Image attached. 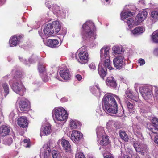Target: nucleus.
Listing matches in <instances>:
<instances>
[{
    "instance_id": "nucleus-1",
    "label": "nucleus",
    "mask_w": 158,
    "mask_h": 158,
    "mask_svg": "<svg viewBox=\"0 0 158 158\" xmlns=\"http://www.w3.org/2000/svg\"><path fill=\"white\" fill-rule=\"evenodd\" d=\"M115 99L118 102L120 101L119 98L116 95L109 94L105 95L102 100V104L106 112L114 114L118 113Z\"/></svg>"
},
{
    "instance_id": "nucleus-2",
    "label": "nucleus",
    "mask_w": 158,
    "mask_h": 158,
    "mask_svg": "<svg viewBox=\"0 0 158 158\" xmlns=\"http://www.w3.org/2000/svg\"><path fill=\"white\" fill-rule=\"evenodd\" d=\"M82 35L85 40H94L96 39L95 28L94 23L91 21H87L82 26Z\"/></svg>"
},
{
    "instance_id": "nucleus-3",
    "label": "nucleus",
    "mask_w": 158,
    "mask_h": 158,
    "mask_svg": "<svg viewBox=\"0 0 158 158\" xmlns=\"http://www.w3.org/2000/svg\"><path fill=\"white\" fill-rule=\"evenodd\" d=\"M52 116L56 123L58 122H65L68 118L67 111L62 107L54 108L52 111Z\"/></svg>"
},
{
    "instance_id": "nucleus-4",
    "label": "nucleus",
    "mask_w": 158,
    "mask_h": 158,
    "mask_svg": "<svg viewBox=\"0 0 158 158\" xmlns=\"http://www.w3.org/2000/svg\"><path fill=\"white\" fill-rule=\"evenodd\" d=\"M22 74L20 73L18 75V80L14 79L13 81H10L9 84L13 91L21 96H23L25 93V89L23 84L20 81Z\"/></svg>"
},
{
    "instance_id": "nucleus-5",
    "label": "nucleus",
    "mask_w": 158,
    "mask_h": 158,
    "mask_svg": "<svg viewBox=\"0 0 158 158\" xmlns=\"http://www.w3.org/2000/svg\"><path fill=\"white\" fill-rule=\"evenodd\" d=\"M109 50L110 48L108 47L103 48L101 49L100 51L101 62L99 63H101L102 65H103L105 68H107L110 70H112L114 68L111 66Z\"/></svg>"
},
{
    "instance_id": "nucleus-6",
    "label": "nucleus",
    "mask_w": 158,
    "mask_h": 158,
    "mask_svg": "<svg viewBox=\"0 0 158 158\" xmlns=\"http://www.w3.org/2000/svg\"><path fill=\"white\" fill-rule=\"evenodd\" d=\"M140 92L143 98L146 100L152 98V93L151 86H143L140 88Z\"/></svg>"
},
{
    "instance_id": "nucleus-7",
    "label": "nucleus",
    "mask_w": 158,
    "mask_h": 158,
    "mask_svg": "<svg viewBox=\"0 0 158 158\" xmlns=\"http://www.w3.org/2000/svg\"><path fill=\"white\" fill-rule=\"evenodd\" d=\"M113 63L114 67L116 69H120L124 65L125 60L122 56L119 55L115 57L113 60Z\"/></svg>"
},
{
    "instance_id": "nucleus-8",
    "label": "nucleus",
    "mask_w": 158,
    "mask_h": 158,
    "mask_svg": "<svg viewBox=\"0 0 158 158\" xmlns=\"http://www.w3.org/2000/svg\"><path fill=\"white\" fill-rule=\"evenodd\" d=\"M83 136V134L81 132L76 130H73L72 131L70 138L73 142L76 143H78Z\"/></svg>"
},
{
    "instance_id": "nucleus-9",
    "label": "nucleus",
    "mask_w": 158,
    "mask_h": 158,
    "mask_svg": "<svg viewBox=\"0 0 158 158\" xmlns=\"http://www.w3.org/2000/svg\"><path fill=\"white\" fill-rule=\"evenodd\" d=\"M144 19L141 18V16H138V15L136 16L135 20L134 22L133 19L131 18H129L127 21V23L130 28L133 27L134 24L135 25H138L141 23Z\"/></svg>"
},
{
    "instance_id": "nucleus-10",
    "label": "nucleus",
    "mask_w": 158,
    "mask_h": 158,
    "mask_svg": "<svg viewBox=\"0 0 158 158\" xmlns=\"http://www.w3.org/2000/svg\"><path fill=\"white\" fill-rule=\"evenodd\" d=\"M86 48L85 47V48L82 49V51L79 52L78 53L80 60L81 62L79 61L82 64H85L87 62L89 59V55L87 52L84 51Z\"/></svg>"
},
{
    "instance_id": "nucleus-11",
    "label": "nucleus",
    "mask_w": 158,
    "mask_h": 158,
    "mask_svg": "<svg viewBox=\"0 0 158 158\" xmlns=\"http://www.w3.org/2000/svg\"><path fill=\"white\" fill-rule=\"evenodd\" d=\"M30 102L26 99L21 100L19 103V107L22 111H25L28 110L29 108Z\"/></svg>"
},
{
    "instance_id": "nucleus-12",
    "label": "nucleus",
    "mask_w": 158,
    "mask_h": 158,
    "mask_svg": "<svg viewBox=\"0 0 158 158\" xmlns=\"http://www.w3.org/2000/svg\"><path fill=\"white\" fill-rule=\"evenodd\" d=\"M134 147L136 151L140 153L142 155H143L146 152V146L144 144L139 145L136 142L133 143Z\"/></svg>"
},
{
    "instance_id": "nucleus-13",
    "label": "nucleus",
    "mask_w": 158,
    "mask_h": 158,
    "mask_svg": "<svg viewBox=\"0 0 158 158\" xmlns=\"http://www.w3.org/2000/svg\"><path fill=\"white\" fill-rule=\"evenodd\" d=\"M51 127L50 125L49 124H46L43 125L42 127L40 135L41 136L43 135H48L51 132Z\"/></svg>"
},
{
    "instance_id": "nucleus-14",
    "label": "nucleus",
    "mask_w": 158,
    "mask_h": 158,
    "mask_svg": "<svg viewBox=\"0 0 158 158\" xmlns=\"http://www.w3.org/2000/svg\"><path fill=\"white\" fill-rule=\"evenodd\" d=\"M44 44L52 48H54L59 44V42L56 40L43 39Z\"/></svg>"
},
{
    "instance_id": "nucleus-15",
    "label": "nucleus",
    "mask_w": 158,
    "mask_h": 158,
    "mask_svg": "<svg viewBox=\"0 0 158 158\" xmlns=\"http://www.w3.org/2000/svg\"><path fill=\"white\" fill-rule=\"evenodd\" d=\"M10 131V127L6 125H2L0 127V135L5 136L8 135Z\"/></svg>"
},
{
    "instance_id": "nucleus-16",
    "label": "nucleus",
    "mask_w": 158,
    "mask_h": 158,
    "mask_svg": "<svg viewBox=\"0 0 158 158\" xmlns=\"http://www.w3.org/2000/svg\"><path fill=\"white\" fill-rule=\"evenodd\" d=\"M4 91L0 89V94L2 98L5 97L9 93V88L7 83H4L2 84Z\"/></svg>"
},
{
    "instance_id": "nucleus-17",
    "label": "nucleus",
    "mask_w": 158,
    "mask_h": 158,
    "mask_svg": "<svg viewBox=\"0 0 158 158\" xmlns=\"http://www.w3.org/2000/svg\"><path fill=\"white\" fill-rule=\"evenodd\" d=\"M51 23H48L45 26L43 30L44 34L47 36H50L55 33L54 30L52 28Z\"/></svg>"
},
{
    "instance_id": "nucleus-18",
    "label": "nucleus",
    "mask_w": 158,
    "mask_h": 158,
    "mask_svg": "<svg viewBox=\"0 0 158 158\" xmlns=\"http://www.w3.org/2000/svg\"><path fill=\"white\" fill-rule=\"evenodd\" d=\"M60 142L64 150L67 152H71V146L68 141L64 139H62L60 141Z\"/></svg>"
},
{
    "instance_id": "nucleus-19",
    "label": "nucleus",
    "mask_w": 158,
    "mask_h": 158,
    "mask_svg": "<svg viewBox=\"0 0 158 158\" xmlns=\"http://www.w3.org/2000/svg\"><path fill=\"white\" fill-rule=\"evenodd\" d=\"M21 37L20 36H13L9 40L10 46L13 47L16 46L19 43Z\"/></svg>"
},
{
    "instance_id": "nucleus-20",
    "label": "nucleus",
    "mask_w": 158,
    "mask_h": 158,
    "mask_svg": "<svg viewBox=\"0 0 158 158\" xmlns=\"http://www.w3.org/2000/svg\"><path fill=\"white\" fill-rule=\"evenodd\" d=\"M59 73L62 78L65 80H69L70 78V74L68 69H63L60 70Z\"/></svg>"
},
{
    "instance_id": "nucleus-21",
    "label": "nucleus",
    "mask_w": 158,
    "mask_h": 158,
    "mask_svg": "<svg viewBox=\"0 0 158 158\" xmlns=\"http://www.w3.org/2000/svg\"><path fill=\"white\" fill-rule=\"evenodd\" d=\"M17 123L18 125L23 128L26 127L27 126V119L25 117L19 118L17 120Z\"/></svg>"
},
{
    "instance_id": "nucleus-22",
    "label": "nucleus",
    "mask_w": 158,
    "mask_h": 158,
    "mask_svg": "<svg viewBox=\"0 0 158 158\" xmlns=\"http://www.w3.org/2000/svg\"><path fill=\"white\" fill-rule=\"evenodd\" d=\"M106 85L108 86L114 88L116 86V81L113 77H108L106 81Z\"/></svg>"
},
{
    "instance_id": "nucleus-23",
    "label": "nucleus",
    "mask_w": 158,
    "mask_h": 158,
    "mask_svg": "<svg viewBox=\"0 0 158 158\" xmlns=\"http://www.w3.org/2000/svg\"><path fill=\"white\" fill-rule=\"evenodd\" d=\"M51 25H52V28L54 30L55 34L57 33L60 30L61 25L59 21H53L51 23Z\"/></svg>"
},
{
    "instance_id": "nucleus-24",
    "label": "nucleus",
    "mask_w": 158,
    "mask_h": 158,
    "mask_svg": "<svg viewBox=\"0 0 158 158\" xmlns=\"http://www.w3.org/2000/svg\"><path fill=\"white\" fill-rule=\"evenodd\" d=\"M98 139H100L102 137L106 135L104 128L102 127H98L96 129Z\"/></svg>"
},
{
    "instance_id": "nucleus-25",
    "label": "nucleus",
    "mask_w": 158,
    "mask_h": 158,
    "mask_svg": "<svg viewBox=\"0 0 158 158\" xmlns=\"http://www.w3.org/2000/svg\"><path fill=\"white\" fill-rule=\"evenodd\" d=\"M90 91L94 95L98 97L100 96L101 92L98 84L91 87L90 88Z\"/></svg>"
},
{
    "instance_id": "nucleus-26",
    "label": "nucleus",
    "mask_w": 158,
    "mask_h": 158,
    "mask_svg": "<svg viewBox=\"0 0 158 158\" xmlns=\"http://www.w3.org/2000/svg\"><path fill=\"white\" fill-rule=\"evenodd\" d=\"M98 140V143L101 145L106 146L109 143L108 137L106 135L101 137L100 139Z\"/></svg>"
},
{
    "instance_id": "nucleus-27",
    "label": "nucleus",
    "mask_w": 158,
    "mask_h": 158,
    "mask_svg": "<svg viewBox=\"0 0 158 158\" xmlns=\"http://www.w3.org/2000/svg\"><path fill=\"white\" fill-rule=\"evenodd\" d=\"M44 152L43 153V156L44 158H47L50 155L51 152L50 148L48 144L44 145L43 147Z\"/></svg>"
},
{
    "instance_id": "nucleus-28",
    "label": "nucleus",
    "mask_w": 158,
    "mask_h": 158,
    "mask_svg": "<svg viewBox=\"0 0 158 158\" xmlns=\"http://www.w3.org/2000/svg\"><path fill=\"white\" fill-rule=\"evenodd\" d=\"M144 30L143 27H137L131 31V33L134 36L139 35L144 32Z\"/></svg>"
},
{
    "instance_id": "nucleus-29",
    "label": "nucleus",
    "mask_w": 158,
    "mask_h": 158,
    "mask_svg": "<svg viewBox=\"0 0 158 158\" xmlns=\"http://www.w3.org/2000/svg\"><path fill=\"white\" fill-rule=\"evenodd\" d=\"M98 71L99 74L102 78H103L106 75V70L102 66L101 63H99L98 68Z\"/></svg>"
},
{
    "instance_id": "nucleus-30",
    "label": "nucleus",
    "mask_w": 158,
    "mask_h": 158,
    "mask_svg": "<svg viewBox=\"0 0 158 158\" xmlns=\"http://www.w3.org/2000/svg\"><path fill=\"white\" fill-rule=\"evenodd\" d=\"M119 135L121 139L126 142H127L129 138L126 132L123 130H120L119 131Z\"/></svg>"
},
{
    "instance_id": "nucleus-31",
    "label": "nucleus",
    "mask_w": 158,
    "mask_h": 158,
    "mask_svg": "<svg viewBox=\"0 0 158 158\" xmlns=\"http://www.w3.org/2000/svg\"><path fill=\"white\" fill-rule=\"evenodd\" d=\"M132 15V13L130 11H123L121 13V19L124 21L127 18H128Z\"/></svg>"
},
{
    "instance_id": "nucleus-32",
    "label": "nucleus",
    "mask_w": 158,
    "mask_h": 158,
    "mask_svg": "<svg viewBox=\"0 0 158 158\" xmlns=\"http://www.w3.org/2000/svg\"><path fill=\"white\" fill-rule=\"evenodd\" d=\"M126 95L129 98L134 101L138 102L139 98L137 96L133 95L132 92L131 91H127L126 93Z\"/></svg>"
},
{
    "instance_id": "nucleus-33",
    "label": "nucleus",
    "mask_w": 158,
    "mask_h": 158,
    "mask_svg": "<svg viewBox=\"0 0 158 158\" xmlns=\"http://www.w3.org/2000/svg\"><path fill=\"white\" fill-rule=\"evenodd\" d=\"M133 127L134 131L135 133H136L139 136H142V134L141 132H140L141 127L138 124L136 125H134L133 126Z\"/></svg>"
},
{
    "instance_id": "nucleus-34",
    "label": "nucleus",
    "mask_w": 158,
    "mask_h": 158,
    "mask_svg": "<svg viewBox=\"0 0 158 158\" xmlns=\"http://www.w3.org/2000/svg\"><path fill=\"white\" fill-rule=\"evenodd\" d=\"M79 122L76 120H71L70 122V126L71 129L77 128Z\"/></svg>"
},
{
    "instance_id": "nucleus-35",
    "label": "nucleus",
    "mask_w": 158,
    "mask_h": 158,
    "mask_svg": "<svg viewBox=\"0 0 158 158\" xmlns=\"http://www.w3.org/2000/svg\"><path fill=\"white\" fill-rule=\"evenodd\" d=\"M114 55L119 54L122 52L123 49L118 46H114L112 48Z\"/></svg>"
},
{
    "instance_id": "nucleus-36",
    "label": "nucleus",
    "mask_w": 158,
    "mask_h": 158,
    "mask_svg": "<svg viewBox=\"0 0 158 158\" xmlns=\"http://www.w3.org/2000/svg\"><path fill=\"white\" fill-rule=\"evenodd\" d=\"M150 15L153 20L156 21L158 20V10H155L152 11Z\"/></svg>"
},
{
    "instance_id": "nucleus-37",
    "label": "nucleus",
    "mask_w": 158,
    "mask_h": 158,
    "mask_svg": "<svg viewBox=\"0 0 158 158\" xmlns=\"http://www.w3.org/2000/svg\"><path fill=\"white\" fill-rule=\"evenodd\" d=\"M152 40L155 43H158V30L154 31L152 34Z\"/></svg>"
},
{
    "instance_id": "nucleus-38",
    "label": "nucleus",
    "mask_w": 158,
    "mask_h": 158,
    "mask_svg": "<svg viewBox=\"0 0 158 158\" xmlns=\"http://www.w3.org/2000/svg\"><path fill=\"white\" fill-rule=\"evenodd\" d=\"M38 69L40 73V75H41L42 73H45L46 72L44 65L42 64H39L38 67Z\"/></svg>"
},
{
    "instance_id": "nucleus-39",
    "label": "nucleus",
    "mask_w": 158,
    "mask_h": 158,
    "mask_svg": "<svg viewBox=\"0 0 158 158\" xmlns=\"http://www.w3.org/2000/svg\"><path fill=\"white\" fill-rule=\"evenodd\" d=\"M85 48V46H83L81 48H80L77 51V52L75 53H72L71 56L72 58L73 59H76L77 60L79 61V59H78V57L77 56V55L78 53V52L81 51H82V49L83 48Z\"/></svg>"
},
{
    "instance_id": "nucleus-40",
    "label": "nucleus",
    "mask_w": 158,
    "mask_h": 158,
    "mask_svg": "<svg viewBox=\"0 0 158 158\" xmlns=\"http://www.w3.org/2000/svg\"><path fill=\"white\" fill-rule=\"evenodd\" d=\"M152 123L154 125V128L156 129V131L158 130V118H154L152 120Z\"/></svg>"
},
{
    "instance_id": "nucleus-41",
    "label": "nucleus",
    "mask_w": 158,
    "mask_h": 158,
    "mask_svg": "<svg viewBox=\"0 0 158 158\" xmlns=\"http://www.w3.org/2000/svg\"><path fill=\"white\" fill-rule=\"evenodd\" d=\"M147 128L150 130L151 132L153 133H156L157 132L156 131V129L155 128H154V125L152 124L151 123H148L147 125Z\"/></svg>"
},
{
    "instance_id": "nucleus-42",
    "label": "nucleus",
    "mask_w": 158,
    "mask_h": 158,
    "mask_svg": "<svg viewBox=\"0 0 158 158\" xmlns=\"http://www.w3.org/2000/svg\"><path fill=\"white\" fill-rule=\"evenodd\" d=\"M75 157L76 158H85L83 153L77 149Z\"/></svg>"
},
{
    "instance_id": "nucleus-43",
    "label": "nucleus",
    "mask_w": 158,
    "mask_h": 158,
    "mask_svg": "<svg viewBox=\"0 0 158 158\" xmlns=\"http://www.w3.org/2000/svg\"><path fill=\"white\" fill-rule=\"evenodd\" d=\"M126 103L129 111L131 113V111L134 110L133 105L128 101L126 102Z\"/></svg>"
},
{
    "instance_id": "nucleus-44",
    "label": "nucleus",
    "mask_w": 158,
    "mask_h": 158,
    "mask_svg": "<svg viewBox=\"0 0 158 158\" xmlns=\"http://www.w3.org/2000/svg\"><path fill=\"white\" fill-rule=\"evenodd\" d=\"M12 139L11 137L7 138L3 140V143L6 145H9L12 142Z\"/></svg>"
},
{
    "instance_id": "nucleus-45",
    "label": "nucleus",
    "mask_w": 158,
    "mask_h": 158,
    "mask_svg": "<svg viewBox=\"0 0 158 158\" xmlns=\"http://www.w3.org/2000/svg\"><path fill=\"white\" fill-rule=\"evenodd\" d=\"M57 13L62 18H65L66 16V10L65 9H62Z\"/></svg>"
},
{
    "instance_id": "nucleus-46",
    "label": "nucleus",
    "mask_w": 158,
    "mask_h": 158,
    "mask_svg": "<svg viewBox=\"0 0 158 158\" xmlns=\"http://www.w3.org/2000/svg\"><path fill=\"white\" fill-rule=\"evenodd\" d=\"M153 89L154 91V98L158 101V87L156 86H155L153 87Z\"/></svg>"
},
{
    "instance_id": "nucleus-47",
    "label": "nucleus",
    "mask_w": 158,
    "mask_h": 158,
    "mask_svg": "<svg viewBox=\"0 0 158 158\" xmlns=\"http://www.w3.org/2000/svg\"><path fill=\"white\" fill-rule=\"evenodd\" d=\"M138 15V17L141 16V18L145 19L147 17L148 13L146 11H143L139 13Z\"/></svg>"
},
{
    "instance_id": "nucleus-48",
    "label": "nucleus",
    "mask_w": 158,
    "mask_h": 158,
    "mask_svg": "<svg viewBox=\"0 0 158 158\" xmlns=\"http://www.w3.org/2000/svg\"><path fill=\"white\" fill-rule=\"evenodd\" d=\"M115 124V122L112 121H109L107 122L106 127L107 129H110L113 127V125Z\"/></svg>"
},
{
    "instance_id": "nucleus-49",
    "label": "nucleus",
    "mask_w": 158,
    "mask_h": 158,
    "mask_svg": "<svg viewBox=\"0 0 158 158\" xmlns=\"http://www.w3.org/2000/svg\"><path fill=\"white\" fill-rule=\"evenodd\" d=\"M43 80L45 82L48 81V80L49 78L47 75V73H42L40 75Z\"/></svg>"
},
{
    "instance_id": "nucleus-50",
    "label": "nucleus",
    "mask_w": 158,
    "mask_h": 158,
    "mask_svg": "<svg viewBox=\"0 0 158 158\" xmlns=\"http://www.w3.org/2000/svg\"><path fill=\"white\" fill-rule=\"evenodd\" d=\"M24 146L26 148H29L31 146V143L30 140L28 139H25L23 140Z\"/></svg>"
},
{
    "instance_id": "nucleus-51",
    "label": "nucleus",
    "mask_w": 158,
    "mask_h": 158,
    "mask_svg": "<svg viewBox=\"0 0 158 158\" xmlns=\"http://www.w3.org/2000/svg\"><path fill=\"white\" fill-rule=\"evenodd\" d=\"M52 155L53 158H59L58 152L55 150L52 151Z\"/></svg>"
},
{
    "instance_id": "nucleus-52",
    "label": "nucleus",
    "mask_w": 158,
    "mask_h": 158,
    "mask_svg": "<svg viewBox=\"0 0 158 158\" xmlns=\"http://www.w3.org/2000/svg\"><path fill=\"white\" fill-rule=\"evenodd\" d=\"M138 63L140 66H142L145 64V62L143 59L140 58L138 60Z\"/></svg>"
},
{
    "instance_id": "nucleus-53",
    "label": "nucleus",
    "mask_w": 158,
    "mask_h": 158,
    "mask_svg": "<svg viewBox=\"0 0 158 158\" xmlns=\"http://www.w3.org/2000/svg\"><path fill=\"white\" fill-rule=\"evenodd\" d=\"M89 68L91 69H96V67L95 65V64L94 63H92L90 64L89 66Z\"/></svg>"
},
{
    "instance_id": "nucleus-54",
    "label": "nucleus",
    "mask_w": 158,
    "mask_h": 158,
    "mask_svg": "<svg viewBox=\"0 0 158 158\" xmlns=\"http://www.w3.org/2000/svg\"><path fill=\"white\" fill-rule=\"evenodd\" d=\"M19 59L21 61H22L23 62L24 64H28V63L27 61L26 60H24L22 57H21L20 56L19 57Z\"/></svg>"
},
{
    "instance_id": "nucleus-55",
    "label": "nucleus",
    "mask_w": 158,
    "mask_h": 158,
    "mask_svg": "<svg viewBox=\"0 0 158 158\" xmlns=\"http://www.w3.org/2000/svg\"><path fill=\"white\" fill-rule=\"evenodd\" d=\"M154 141L158 146V135H156L155 136Z\"/></svg>"
},
{
    "instance_id": "nucleus-56",
    "label": "nucleus",
    "mask_w": 158,
    "mask_h": 158,
    "mask_svg": "<svg viewBox=\"0 0 158 158\" xmlns=\"http://www.w3.org/2000/svg\"><path fill=\"white\" fill-rule=\"evenodd\" d=\"M75 77L76 79L78 81H79L82 79V77L81 75L79 74H77L75 76Z\"/></svg>"
},
{
    "instance_id": "nucleus-57",
    "label": "nucleus",
    "mask_w": 158,
    "mask_h": 158,
    "mask_svg": "<svg viewBox=\"0 0 158 158\" xmlns=\"http://www.w3.org/2000/svg\"><path fill=\"white\" fill-rule=\"evenodd\" d=\"M153 53L156 56H158V48H156L154 50Z\"/></svg>"
},
{
    "instance_id": "nucleus-58",
    "label": "nucleus",
    "mask_w": 158,
    "mask_h": 158,
    "mask_svg": "<svg viewBox=\"0 0 158 158\" xmlns=\"http://www.w3.org/2000/svg\"><path fill=\"white\" fill-rule=\"evenodd\" d=\"M140 109V112L142 113H145L147 112V111L145 109V108H142Z\"/></svg>"
},
{
    "instance_id": "nucleus-59",
    "label": "nucleus",
    "mask_w": 158,
    "mask_h": 158,
    "mask_svg": "<svg viewBox=\"0 0 158 158\" xmlns=\"http://www.w3.org/2000/svg\"><path fill=\"white\" fill-rule=\"evenodd\" d=\"M14 114L13 112H11L10 113L9 115V118L10 119H12L14 117Z\"/></svg>"
},
{
    "instance_id": "nucleus-60",
    "label": "nucleus",
    "mask_w": 158,
    "mask_h": 158,
    "mask_svg": "<svg viewBox=\"0 0 158 158\" xmlns=\"http://www.w3.org/2000/svg\"><path fill=\"white\" fill-rule=\"evenodd\" d=\"M104 158H114L113 156L111 154L104 156Z\"/></svg>"
},
{
    "instance_id": "nucleus-61",
    "label": "nucleus",
    "mask_w": 158,
    "mask_h": 158,
    "mask_svg": "<svg viewBox=\"0 0 158 158\" xmlns=\"http://www.w3.org/2000/svg\"><path fill=\"white\" fill-rule=\"evenodd\" d=\"M96 112L98 113L100 115H102V112L100 108L97 109L96 110Z\"/></svg>"
},
{
    "instance_id": "nucleus-62",
    "label": "nucleus",
    "mask_w": 158,
    "mask_h": 158,
    "mask_svg": "<svg viewBox=\"0 0 158 158\" xmlns=\"http://www.w3.org/2000/svg\"><path fill=\"white\" fill-rule=\"evenodd\" d=\"M61 101L63 102H65L67 101V99L66 98L64 97L61 99Z\"/></svg>"
},
{
    "instance_id": "nucleus-63",
    "label": "nucleus",
    "mask_w": 158,
    "mask_h": 158,
    "mask_svg": "<svg viewBox=\"0 0 158 158\" xmlns=\"http://www.w3.org/2000/svg\"><path fill=\"white\" fill-rule=\"evenodd\" d=\"M123 114H124V112H123V110L120 111V112L119 114H118V115L119 116H120L122 115Z\"/></svg>"
},
{
    "instance_id": "nucleus-64",
    "label": "nucleus",
    "mask_w": 158,
    "mask_h": 158,
    "mask_svg": "<svg viewBox=\"0 0 158 158\" xmlns=\"http://www.w3.org/2000/svg\"><path fill=\"white\" fill-rule=\"evenodd\" d=\"M120 158H130L129 156L127 155H125L124 156H123Z\"/></svg>"
}]
</instances>
